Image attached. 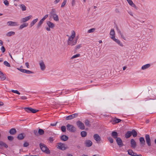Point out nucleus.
Wrapping results in <instances>:
<instances>
[{"label": "nucleus", "mask_w": 156, "mask_h": 156, "mask_svg": "<svg viewBox=\"0 0 156 156\" xmlns=\"http://www.w3.org/2000/svg\"><path fill=\"white\" fill-rule=\"evenodd\" d=\"M32 17L31 15H30L25 18L22 19L21 20L22 23H24L29 20Z\"/></svg>", "instance_id": "obj_15"}, {"label": "nucleus", "mask_w": 156, "mask_h": 156, "mask_svg": "<svg viewBox=\"0 0 156 156\" xmlns=\"http://www.w3.org/2000/svg\"><path fill=\"white\" fill-rule=\"evenodd\" d=\"M131 133L134 137H136V136L137 135V133L134 129H133Z\"/></svg>", "instance_id": "obj_35"}, {"label": "nucleus", "mask_w": 156, "mask_h": 156, "mask_svg": "<svg viewBox=\"0 0 156 156\" xmlns=\"http://www.w3.org/2000/svg\"><path fill=\"white\" fill-rule=\"evenodd\" d=\"M145 139L148 146H151V139L149 135L146 134L145 135Z\"/></svg>", "instance_id": "obj_9"}, {"label": "nucleus", "mask_w": 156, "mask_h": 156, "mask_svg": "<svg viewBox=\"0 0 156 156\" xmlns=\"http://www.w3.org/2000/svg\"><path fill=\"white\" fill-rule=\"evenodd\" d=\"M110 34L111 36L110 38L112 39V38H114L115 37V32L113 29H112L111 30L110 33Z\"/></svg>", "instance_id": "obj_19"}, {"label": "nucleus", "mask_w": 156, "mask_h": 156, "mask_svg": "<svg viewBox=\"0 0 156 156\" xmlns=\"http://www.w3.org/2000/svg\"><path fill=\"white\" fill-rule=\"evenodd\" d=\"M44 21L43 20H42L41 19L40 20V21L38 22V23L37 25V27L38 28L40 27L41 24H42L43 23V22Z\"/></svg>", "instance_id": "obj_41"}, {"label": "nucleus", "mask_w": 156, "mask_h": 156, "mask_svg": "<svg viewBox=\"0 0 156 156\" xmlns=\"http://www.w3.org/2000/svg\"><path fill=\"white\" fill-rule=\"evenodd\" d=\"M78 113H75L67 116L66 118V120H70L73 119L74 118L77 117L78 116Z\"/></svg>", "instance_id": "obj_8"}, {"label": "nucleus", "mask_w": 156, "mask_h": 156, "mask_svg": "<svg viewBox=\"0 0 156 156\" xmlns=\"http://www.w3.org/2000/svg\"><path fill=\"white\" fill-rule=\"evenodd\" d=\"M17 69L22 73H26V69H21L20 68H17Z\"/></svg>", "instance_id": "obj_51"}, {"label": "nucleus", "mask_w": 156, "mask_h": 156, "mask_svg": "<svg viewBox=\"0 0 156 156\" xmlns=\"http://www.w3.org/2000/svg\"><path fill=\"white\" fill-rule=\"evenodd\" d=\"M4 147L6 148L8 147V145L5 143L3 142L2 141H0V148L1 149L2 147Z\"/></svg>", "instance_id": "obj_27"}, {"label": "nucleus", "mask_w": 156, "mask_h": 156, "mask_svg": "<svg viewBox=\"0 0 156 156\" xmlns=\"http://www.w3.org/2000/svg\"><path fill=\"white\" fill-rule=\"evenodd\" d=\"M84 123L86 126H87L90 127L91 126L90 121L87 120H85Z\"/></svg>", "instance_id": "obj_38"}, {"label": "nucleus", "mask_w": 156, "mask_h": 156, "mask_svg": "<svg viewBox=\"0 0 156 156\" xmlns=\"http://www.w3.org/2000/svg\"><path fill=\"white\" fill-rule=\"evenodd\" d=\"M15 34V33L13 31H10L8 32L6 34V35L8 37H10L12 35H14Z\"/></svg>", "instance_id": "obj_33"}, {"label": "nucleus", "mask_w": 156, "mask_h": 156, "mask_svg": "<svg viewBox=\"0 0 156 156\" xmlns=\"http://www.w3.org/2000/svg\"><path fill=\"white\" fill-rule=\"evenodd\" d=\"M81 135L82 137H85L87 135V133L85 131H82L81 133Z\"/></svg>", "instance_id": "obj_40"}, {"label": "nucleus", "mask_w": 156, "mask_h": 156, "mask_svg": "<svg viewBox=\"0 0 156 156\" xmlns=\"http://www.w3.org/2000/svg\"><path fill=\"white\" fill-rule=\"evenodd\" d=\"M140 144L142 147L144 146L145 144V140L144 137H140L139 138Z\"/></svg>", "instance_id": "obj_17"}, {"label": "nucleus", "mask_w": 156, "mask_h": 156, "mask_svg": "<svg viewBox=\"0 0 156 156\" xmlns=\"http://www.w3.org/2000/svg\"><path fill=\"white\" fill-rule=\"evenodd\" d=\"M93 137L94 139L98 143H99L100 142L101 140V138L98 134H94V135Z\"/></svg>", "instance_id": "obj_11"}, {"label": "nucleus", "mask_w": 156, "mask_h": 156, "mask_svg": "<svg viewBox=\"0 0 156 156\" xmlns=\"http://www.w3.org/2000/svg\"><path fill=\"white\" fill-rule=\"evenodd\" d=\"M39 65L42 70L43 71L45 69V65L43 61H41L39 62Z\"/></svg>", "instance_id": "obj_13"}, {"label": "nucleus", "mask_w": 156, "mask_h": 156, "mask_svg": "<svg viewBox=\"0 0 156 156\" xmlns=\"http://www.w3.org/2000/svg\"><path fill=\"white\" fill-rule=\"evenodd\" d=\"M1 49L3 53L5 51V47L3 46L2 47Z\"/></svg>", "instance_id": "obj_56"}, {"label": "nucleus", "mask_w": 156, "mask_h": 156, "mask_svg": "<svg viewBox=\"0 0 156 156\" xmlns=\"http://www.w3.org/2000/svg\"><path fill=\"white\" fill-rule=\"evenodd\" d=\"M27 68H29L30 67L29 63L28 62H26L25 64Z\"/></svg>", "instance_id": "obj_58"}, {"label": "nucleus", "mask_w": 156, "mask_h": 156, "mask_svg": "<svg viewBox=\"0 0 156 156\" xmlns=\"http://www.w3.org/2000/svg\"><path fill=\"white\" fill-rule=\"evenodd\" d=\"M21 98L22 100H26L27 99V98L25 96L21 97Z\"/></svg>", "instance_id": "obj_59"}, {"label": "nucleus", "mask_w": 156, "mask_h": 156, "mask_svg": "<svg viewBox=\"0 0 156 156\" xmlns=\"http://www.w3.org/2000/svg\"><path fill=\"white\" fill-rule=\"evenodd\" d=\"M4 3L6 6H8L9 4V2L7 0H5L4 1Z\"/></svg>", "instance_id": "obj_50"}, {"label": "nucleus", "mask_w": 156, "mask_h": 156, "mask_svg": "<svg viewBox=\"0 0 156 156\" xmlns=\"http://www.w3.org/2000/svg\"><path fill=\"white\" fill-rule=\"evenodd\" d=\"M116 140L118 145L120 147L123 145L122 141L120 138L118 137L116 139Z\"/></svg>", "instance_id": "obj_12"}, {"label": "nucleus", "mask_w": 156, "mask_h": 156, "mask_svg": "<svg viewBox=\"0 0 156 156\" xmlns=\"http://www.w3.org/2000/svg\"><path fill=\"white\" fill-rule=\"evenodd\" d=\"M7 24L8 26H16L19 25L18 23L12 21H8L7 22Z\"/></svg>", "instance_id": "obj_10"}, {"label": "nucleus", "mask_w": 156, "mask_h": 156, "mask_svg": "<svg viewBox=\"0 0 156 156\" xmlns=\"http://www.w3.org/2000/svg\"><path fill=\"white\" fill-rule=\"evenodd\" d=\"M129 4L131 6L136 8V7L131 0H126Z\"/></svg>", "instance_id": "obj_26"}, {"label": "nucleus", "mask_w": 156, "mask_h": 156, "mask_svg": "<svg viewBox=\"0 0 156 156\" xmlns=\"http://www.w3.org/2000/svg\"><path fill=\"white\" fill-rule=\"evenodd\" d=\"M24 138V137L22 133L20 134L18 136V138L19 140H22Z\"/></svg>", "instance_id": "obj_42"}, {"label": "nucleus", "mask_w": 156, "mask_h": 156, "mask_svg": "<svg viewBox=\"0 0 156 156\" xmlns=\"http://www.w3.org/2000/svg\"><path fill=\"white\" fill-rule=\"evenodd\" d=\"M3 64L5 65L7 67H10V64L6 61H4L3 62Z\"/></svg>", "instance_id": "obj_43"}, {"label": "nucleus", "mask_w": 156, "mask_h": 156, "mask_svg": "<svg viewBox=\"0 0 156 156\" xmlns=\"http://www.w3.org/2000/svg\"><path fill=\"white\" fill-rule=\"evenodd\" d=\"M49 140L51 142H52L53 141V140L52 137H50L49 138Z\"/></svg>", "instance_id": "obj_64"}, {"label": "nucleus", "mask_w": 156, "mask_h": 156, "mask_svg": "<svg viewBox=\"0 0 156 156\" xmlns=\"http://www.w3.org/2000/svg\"><path fill=\"white\" fill-rule=\"evenodd\" d=\"M130 144L131 147L134 148L136 146V143L135 140L133 139H132L130 141Z\"/></svg>", "instance_id": "obj_16"}, {"label": "nucleus", "mask_w": 156, "mask_h": 156, "mask_svg": "<svg viewBox=\"0 0 156 156\" xmlns=\"http://www.w3.org/2000/svg\"><path fill=\"white\" fill-rule=\"evenodd\" d=\"M38 133L40 135H42L44 134V131L43 129H39L38 131Z\"/></svg>", "instance_id": "obj_36"}, {"label": "nucleus", "mask_w": 156, "mask_h": 156, "mask_svg": "<svg viewBox=\"0 0 156 156\" xmlns=\"http://www.w3.org/2000/svg\"><path fill=\"white\" fill-rule=\"evenodd\" d=\"M80 54H77L76 55H74L71 58V59H73L74 58H77L78 57H80Z\"/></svg>", "instance_id": "obj_45"}, {"label": "nucleus", "mask_w": 156, "mask_h": 156, "mask_svg": "<svg viewBox=\"0 0 156 156\" xmlns=\"http://www.w3.org/2000/svg\"><path fill=\"white\" fill-rule=\"evenodd\" d=\"M82 45L81 44H80L76 45L75 47V49L76 50H78L80 48L82 47Z\"/></svg>", "instance_id": "obj_48"}, {"label": "nucleus", "mask_w": 156, "mask_h": 156, "mask_svg": "<svg viewBox=\"0 0 156 156\" xmlns=\"http://www.w3.org/2000/svg\"><path fill=\"white\" fill-rule=\"evenodd\" d=\"M38 20V19L37 18H36L33 20L30 23V27H32L34 25Z\"/></svg>", "instance_id": "obj_32"}, {"label": "nucleus", "mask_w": 156, "mask_h": 156, "mask_svg": "<svg viewBox=\"0 0 156 156\" xmlns=\"http://www.w3.org/2000/svg\"><path fill=\"white\" fill-rule=\"evenodd\" d=\"M121 121V120L120 119L115 118L112 122L113 124H115L116 123L120 122Z\"/></svg>", "instance_id": "obj_20"}, {"label": "nucleus", "mask_w": 156, "mask_h": 156, "mask_svg": "<svg viewBox=\"0 0 156 156\" xmlns=\"http://www.w3.org/2000/svg\"><path fill=\"white\" fill-rule=\"evenodd\" d=\"M67 129L71 132H74L76 130V128L73 125L68 124L66 126Z\"/></svg>", "instance_id": "obj_5"}, {"label": "nucleus", "mask_w": 156, "mask_h": 156, "mask_svg": "<svg viewBox=\"0 0 156 156\" xmlns=\"http://www.w3.org/2000/svg\"><path fill=\"white\" fill-rule=\"evenodd\" d=\"M50 14L51 17H52L54 16L55 15H56V10L55 9H52L50 12Z\"/></svg>", "instance_id": "obj_23"}, {"label": "nucleus", "mask_w": 156, "mask_h": 156, "mask_svg": "<svg viewBox=\"0 0 156 156\" xmlns=\"http://www.w3.org/2000/svg\"><path fill=\"white\" fill-rule=\"evenodd\" d=\"M8 139L10 141H12L13 139V138L12 136H8Z\"/></svg>", "instance_id": "obj_52"}, {"label": "nucleus", "mask_w": 156, "mask_h": 156, "mask_svg": "<svg viewBox=\"0 0 156 156\" xmlns=\"http://www.w3.org/2000/svg\"><path fill=\"white\" fill-rule=\"evenodd\" d=\"M132 133L131 132L128 131L125 135V137L126 138H129L131 135Z\"/></svg>", "instance_id": "obj_30"}, {"label": "nucleus", "mask_w": 156, "mask_h": 156, "mask_svg": "<svg viewBox=\"0 0 156 156\" xmlns=\"http://www.w3.org/2000/svg\"><path fill=\"white\" fill-rule=\"evenodd\" d=\"M95 30V28H92V29H91L90 30H88V33H93V32H94V30Z\"/></svg>", "instance_id": "obj_49"}, {"label": "nucleus", "mask_w": 156, "mask_h": 156, "mask_svg": "<svg viewBox=\"0 0 156 156\" xmlns=\"http://www.w3.org/2000/svg\"><path fill=\"white\" fill-rule=\"evenodd\" d=\"M27 74H30L33 73L31 71L29 70H26V73Z\"/></svg>", "instance_id": "obj_57"}, {"label": "nucleus", "mask_w": 156, "mask_h": 156, "mask_svg": "<svg viewBox=\"0 0 156 156\" xmlns=\"http://www.w3.org/2000/svg\"><path fill=\"white\" fill-rule=\"evenodd\" d=\"M57 122H56V123H53V124H52V123H51L50 124V125L51 126H55L56 125V124H57Z\"/></svg>", "instance_id": "obj_63"}, {"label": "nucleus", "mask_w": 156, "mask_h": 156, "mask_svg": "<svg viewBox=\"0 0 156 156\" xmlns=\"http://www.w3.org/2000/svg\"><path fill=\"white\" fill-rule=\"evenodd\" d=\"M16 132L15 129L12 128L9 130V133L12 135L14 134Z\"/></svg>", "instance_id": "obj_29"}, {"label": "nucleus", "mask_w": 156, "mask_h": 156, "mask_svg": "<svg viewBox=\"0 0 156 156\" xmlns=\"http://www.w3.org/2000/svg\"><path fill=\"white\" fill-rule=\"evenodd\" d=\"M67 2V0H63V2L62 3L61 7L63 8L64 7Z\"/></svg>", "instance_id": "obj_44"}, {"label": "nucleus", "mask_w": 156, "mask_h": 156, "mask_svg": "<svg viewBox=\"0 0 156 156\" xmlns=\"http://www.w3.org/2000/svg\"><path fill=\"white\" fill-rule=\"evenodd\" d=\"M84 144L86 146L89 147L92 145V143L91 140H87L85 141Z\"/></svg>", "instance_id": "obj_14"}, {"label": "nucleus", "mask_w": 156, "mask_h": 156, "mask_svg": "<svg viewBox=\"0 0 156 156\" xmlns=\"http://www.w3.org/2000/svg\"><path fill=\"white\" fill-rule=\"evenodd\" d=\"M60 139L63 141H66L68 139V137L66 135H63L61 136Z\"/></svg>", "instance_id": "obj_25"}, {"label": "nucleus", "mask_w": 156, "mask_h": 156, "mask_svg": "<svg viewBox=\"0 0 156 156\" xmlns=\"http://www.w3.org/2000/svg\"><path fill=\"white\" fill-rule=\"evenodd\" d=\"M75 0H72V6H73L75 5Z\"/></svg>", "instance_id": "obj_61"}, {"label": "nucleus", "mask_w": 156, "mask_h": 156, "mask_svg": "<svg viewBox=\"0 0 156 156\" xmlns=\"http://www.w3.org/2000/svg\"><path fill=\"white\" fill-rule=\"evenodd\" d=\"M56 147L58 149L62 151L65 150L68 148V147L65 144L61 142L57 144Z\"/></svg>", "instance_id": "obj_2"}, {"label": "nucleus", "mask_w": 156, "mask_h": 156, "mask_svg": "<svg viewBox=\"0 0 156 156\" xmlns=\"http://www.w3.org/2000/svg\"><path fill=\"white\" fill-rule=\"evenodd\" d=\"M111 135L113 138L116 139L118 138V134L116 132L113 131Z\"/></svg>", "instance_id": "obj_24"}, {"label": "nucleus", "mask_w": 156, "mask_h": 156, "mask_svg": "<svg viewBox=\"0 0 156 156\" xmlns=\"http://www.w3.org/2000/svg\"><path fill=\"white\" fill-rule=\"evenodd\" d=\"M28 25V24L27 23H24L20 26V29H22L24 27H27Z\"/></svg>", "instance_id": "obj_39"}, {"label": "nucleus", "mask_w": 156, "mask_h": 156, "mask_svg": "<svg viewBox=\"0 0 156 156\" xmlns=\"http://www.w3.org/2000/svg\"><path fill=\"white\" fill-rule=\"evenodd\" d=\"M53 20L56 21H59V18L58 15L56 14L54 16L52 17Z\"/></svg>", "instance_id": "obj_37"}, {"label": "nucleus", "mask_w": 156, "mask_h": 156, "mask_svg": "<svg viewBox=\"0 0 156 156\" xmlns=\"http://www.w3.org/2000/svg\"><path fill=\"white\" fill-rule=\"evenodd\" d=\"M108 139L111 143H112L113 142V140L112 138L109 137L108 138Z\"/></svg>", "instance_id": "obj_53"}, {"label": "nucleus", "mask_w": 156, "mask_h": 156, "mask_svg": "<svg viewBox=\"0 0 156 156\" xmlns=\"http://www.w3.org/2000/svg\"><path fill=\"white\" fill-rule=\"evenodd\" d=\"M128 154L131 156H135L136 155V153H134L133 151L131 150H129L128 151Z\"/></svg>", "instance_id": "obj_31"}, {"label": "nucleus", "mask_w": 156, "mask_h": 156, "mask_svg": "<svg viewBox=\"0 0 156 156\" xmlns=\"http://www.w3.org/2000/svg\"><path fill=\"white\" fill-rule=\"evenodd\" d=\"M48 17V15L47 14L44 16L41 19L43 21H44Z\"/></svg>", "instance_id": "obj_54"}, {"label": "nucleus", "mask_w": 156, "mask_h": 156, "mask_svg": "<svg viewBox=\"0 0 156 156\" xmlns=\"http://www.w3.org/2000/svg\"><path fill=\"white\" fill-rule=\"evenodd\" d=\"M61 130L63 132H65L66 131V127L65 126H63L61 127Z\"/></svg>", "instance_id": "obj_46"}, {"label": "nucleus", "mask_w": 156, "mask_h": 156, "mask_svg": "<svg viewBox=\"0 0 156 156\" xmlns=\"http://www.w3.org/2000/svg\"><path fill=\"white\" fill-rule=\"evenodd\" d=\"M29 145V143L27 142H25L23 144V146L25 147H27Z\"/></svg>", "instance_id": "obj_55"}, {"label": "nucleus", "mask_w": 156, "mask_h": 156, "mask_svg": "<svg viewBox=\"0 0 156 156\" xmlns=\"http://www.w3.org/2000/svg\"><path fill=\"white\" fill-rule=\"evenodd\" d=\"M76 125L78 127L81 129H84L85 126L84 124L80 121H78L76 122Z\"/></svg>", "instance_id": "obj_7"}, {"label": "nucleus", "mask_w": 156, "mask_h": 156, "mask_svg": "<svg viewBox=\"0 0 156 156\" xmlns=\"http://www.w3.org/2000/svg\"><path fill=\"white\" fill-rule=\"evenodd\" d=\"M46 24L48 27H46V29L48 31H50V28L53 29L55 27V24L50 21H47Z\"/></svg>", "instance_id": "obj_4"}, {"label": "nucleus", "mask_w": 156, "mask_h": 156, "mask_svg": "<svg viewBox=\"0 0 156 156\" xmlns=\"http://www.w3.org/2000/svg\"><path fill=\"white\" fill-rule=\"evenodd\" d=\"M11 91L12 92L17 94H20V93L19 92V91L17 90H12Z\"/></svg>", "instance_id": "obj_47"}, {"label": "nucleus", "mask_w": 156, "mask_h": 156, "mask_svg": "<svg viewBox=\"0 0 156 156\" xmlns=\"http://www.w3.org/2000/svg\"><path fill=\"white\" fill-rule=\"evenodd\" d=\"M117 30L118 33L120 35L121 38L124 40H126V38L124 37L122 33L121 32V31L117 27Z\"/></svg>", "instance_id": "obj_21"}, {"label": "nucleus", "mask_w": 156, "mask_h": 156, "mask_svg": "<svg viewBox=\"0 0 156 156\" xmlns=\"http://www.w3.org/2000/svg\"><path fill=\"white\" fill-rule=\"evenodd\" d=\"M34 134L35 135H37L38 133H37V130H34Z\"/></svg>", "instance_id": "obj_62"}, {"label": "nucleus", "mask_w": 156, "mask_h": 156, "mask_svg": "<svg viewBox=\"0 0 156 156\" xmlns=\"http://www.w3.org/2000/svg\"><path fill=\"white\" fill-rule=\"evenodd\" d=\"M60 1V0H55L54 2V3L55 4H57V3H58Z\"/></svg>", "instance_id": "obj_60"}, {"label": "nucleus", "mask_w": 156, "mask_h": 156, "mask_svg": "<svg viewBox=\"0 0 156 156\" xmlns=\"http://www.w3.org/2000/svg\"><path fill=\"white\" fill-rule=\"evenodd\" d=\"M40 147L41 150L42 151L47 154H49L50 151L49 149L47 147L46 145L43 144L41 143L40 144Z\"/></svg>", "instance_id": "obj_3"}, {"label": "nucleus", "mask_w": 156, "mask_h": 156, "mask_svg": "<svg viewBox=\"0 0 156 156\" xmlns=\"http://www.w3.org/2000/svg\"><path fill=\"white\" fill-rule=\"evenodd\" d=\"M24 109L26 112L28 113L31 112L34 113L38 111V110H37L30 107L25 108Z\"/></svg>", "instance_id": "obj_6"}, {"label": "nucleus", "mask_w": 156, "mask_h": 156, "mask_svg": "<svg viewBox=\"0 0 156 156\" xmlns=\"http://www.w3.org/2000/svg\"><path fill=\"white\" fill-rule=\"evenodd\" d=\"M20 7L22 11H24L26 10V7L23 4H20Z\"/></svg>", "instance_id": "obj_34"}, {"label": "nucleus", "mask_w": 156, "mask_h": 156, "mask_svg": "<svg viewBox=\"0 0 156 156\" xmlns=\"http://www.w3.org/2000/svg\"><path fill=\"white\" fill-rule=\"evenodd\" d=\"M150 66V65L149 64H146L145 65L143 66L142 67L141 69L142 70H145L149 68Z\"/></svg>", "instance_id": "obj_28"}, {"label": "nucleus", "mask_w": 156, "mask_h": 156, "mask_svg": "<svg viewBox=\"0 0 156 156\" xmlns=\"http://www.w3.org/2000/svg\"><path fill=\"white\" fill-rule=\"evenodd\" d=\"M0 78L2 80H5L6 78L5 75L1 71H0Z\"/></svg>", "instance_id": "obj_22"}, {"label": "nucleus", "mask_w": 156, "mask_h": 156, "mask_svg": "<svg viewBox=\"0 0 156 156\" xmlns=\"http://www.w3.org/2000/svg\"><path fill=\"white\" fill-rule=\"evenodd\" d=\"M76 36L75 32L74 30H72L71 32V35L68 38L67 40V44L71 46L75 45L77 41L78 37L76 38V39L74 40V38Z\"/></svg>", "instance_id": "obj_1"}, {"label": "nucleus", "mask_w": 156, "mask_h": 156, "mask_svg": "<svg viewBox=\"0 0 156 156\" xmlns=\"http://www.w3.org/2000/svg\"><path fill=\"white\" fill-rule=\"evenodd\" d=\"M112 39L114 41H115L116 43H117L119 45L122 47L123 46V44H122L121 42L119 41V40L115 38V37L114 38H112Z\"/></svg>", "instance_id": "obj_18"}]
</instances>
